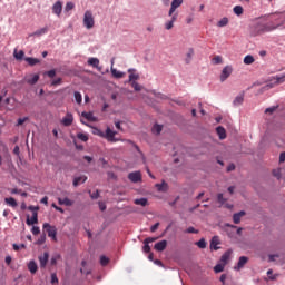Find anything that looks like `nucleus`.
<instances>
[{"label": "nucleus", "instance_id": "obj_1", "mask_svg": "<svg viewBox=\"0 0 285 285\" xmlns=\"http://www.w3.org/2000/svg\"><path fill=\"white\" fill-rule=\"evenodd\" d=\"M281 26H284V18H282V14H272L266 22H258L256 30L258 32H273V30H277Z\"/></svg>", "mask_w": 285, "mask_h": 285}, {"label": "nucleus", "instance_id": "obj_2", "mask_svg": "<svg viewBox=\"0 0 285 285\" xmlns=\"http://www.w3.org/2000/svg\"><path fill=\"white\" fill-rule=\"evenodd\" d=\"M99 137H104V139H107L110 144H117L119 141L118 138L115 136L117 135V131L110 129V127L106 128V131H98Z\"/></svg>", "mask_w": 285, "mask_h": 285}, {"label": "nucleus", "instance_id": "obj_3", "mask_svg": "<svg viewBox=\"0 0 285 285\" xmlns=\"http://www.w3.org/2000/svg\"><path fill=\"white\" fill-rule=\"evenodd\" d=\"M83 26L87 30H92L95 28V17L92 16V11L87 10L83 14Z\"/></svg>", "mask_w": 285, "mask_h": 285}, {"label": "nucleus", "instance_id": "obj_4", "mask_svg": "<svg viewBox=\"0 0 285 285\" xmlns=\"http://www.w3.org/2000/svg\"><path fill=\"white\" fill-rule=\"evenodd\" d=\"M29 209L32 212V216L27 218V225L33 226V224L39 223L38 213H37V210H39V207L29 206Z\"/></svg>", "mask_w": 285, "mask_h": 285}, {"label": "nucleus", "instance_id": "obj_5", "mask_svg": "<svg viewBox=\"0 0 285 285\" xmlns=\"http://www.w3.org/2000/svg\"><path fill=\"white\" fill-rule=\"evenodd\" d=\"M43 228L48 234V237H51L53 242H57V227L51 226L49 223H45Z\"/></svg>", "mask_w": 285, "mask_h": 285}, {"label": "nucleus", "instance_id": "obj_6", "mask_svg": "<svg viewBox=\"0 0 285 285\" xmlns=\"http://www.w3.org/2000/svg\"><path fill=\"white\" fill-rule=\"evenodd\" d=\"M168 17H170V19L165 22V30H173L175 22L179 19V13L168 14Z\"/></svg>", "mask_w": 285, "mask_h": 285}, {"label": "nucleus", "instance_id": "obj_7", "mask_svg": "<svg viewBox=\"0 0 285 285\" xmlns=\"http://www.w3.org/2000/svg\"><path fill=\"white\" fill-rule=\"evenodd\" d=\"M183 3H184V0H173L168 14H179L177 12V8H181Z\"/></svg>", "mask_w": 285, "mask_h": 285}, {"label": "nucleus", "instance_id": "obj_8", "mask_svg": "<svg viewBox=\"0 0 285 285\" xmlns=\"http://www.w3.org/2000/svg\"><path fill=\"white\" fill-rule=\"evenodd\" d=\"M62 11H63V2H61V0L56 1L55 4L52 6L53 14H56L57 17H61Z\"/></svg>", "mask_w": 285, "mask_h": 285}, {"label": "nucleus", "instance_id": "obj_9", "mask_svg": "<svg viewBox=\"0 0 285 285\" xmlns=\"http://www.w3.org/2000/svg\"><path fill=\"white\" fill-rule=\"evenodd\" d=\"M230 75H233V68L230 66H226L220 73V81H226Z\"/></svg>", "mask_w": 285, "mask_h": 285}, {"label": "nucleus", "instance_id": "obj_10", "mask_svg": "<svg viewBox=\"0 0 285 285\" xmlns=\"http://www.w3.org/2000/svg\"><path fill=\"white\" fill-rule=\"evenodd\" d=\"M128 179L131 180L132 184H139V181H141V171L129 173Z\"/></svg>", "mask_w": 285, "mask_h": 285}, {"label": "nucleus", "instance_id": "obj_11", "mask_svg": "<svg viewBox=\"0 0 285 285\" xmlns=\"http://www.w3.org/2000/svg\"><path fill=\"white\" fill-rule=\"evenodd\" d=\"M248 264L247 256H240L236 266H234V271H242Z\"/></svg>", "mask_w": 285, "mask_h": 285}, {"label": "nucleus", "instance_id": "obj_12", "mask_svg": "<svg viewBox=\"0 0 285 285\" xmlns=\"http://www.w3.org/2000/svg\"><path fill=\"white\" fill-rule=\"evenodd\" d=\"M38 259L40 262V268H46V266H48V259H50V254L48 252H45L38 257Z\"/></svg>", "mask_w": 285, "mask_h": 285}, {"label": "nucleus", "instance_id": "obj_13", "mask_svg": "<svg viewBox=\"0 0 285 285\" xmlns=\"http://www.w3.org/2000/svg\"><path fill=\"white\" fill-rule=\"evenodd\" d=\"M153 242H157V237H148L144 240V253H150V244H153Z\"/></svg>", "mask_w": 285, "mask_h": 285}, {"label": "nucleus", "instance_id": "obj_14", "mask_svg": "<svg viewBox=\"0 0 285 285\" xmlns=\"http://www.w3.org/2000/svg\"><path fill=\"white\" fill-rule=\"evenodd\" d=\"M72 121H75V117L71 112H67V115L62 118L61 124L62 126H72Z\"/></svg>", "mask_w": 285, "mask_h": 285}, {"label": "nucleus", "instance_id": "obj_15", "mask_svg": "<svg viewBox=\"0 0 285 285\" xmlns=\"http://www.w3.org/2000/svg\"><path fill=\"white\" fill-rule=\"evenodd\" d=\"M167 246H168V242L167 240H160V242L155 244L154 248L158 253H164V250H166Z\"/></svg>", "mask_w": 285, "mask_h": 285}, {"label": "nucleus", "instance_id": "obj_16", "mask_svg": "<svg viewBox=\"0 0 285 285\" xmlns=\"http://www.w3.org/2000/svg\"><path fill=\"white\" fill-rule=\"evenodd\" d=\"M110 72H111V77H114V79H124V77H126V72L119 71V70L115 69V67L110 68Z\"/></svg>", "mask_w": 285, "mask_h": 285}, {"label": "nucleus", "instance_id": "obj_17", "mask_svg": "<svg viewBox=\"0 0 285 285\" xmlns=\"http://www.w3.org/2000/svg\"><path fill=\"white\" fill-rule=\"evenodd\" d=\"M29 273H31V275H35V273H37V271L39 269V266L37 265V262L35 261H30L27 265Z\"/></svg>", "mask_w": 285, "mask_h": 285}, {"label": "nucleus", "instance_id": "obj_18", "mask_svg": "<svg viewBox=\"0 0 285 285\" xmlns=\"http://www.w3.org/2000/svg\"><path fill=\"white\" fill-rule=\"evenodd\" d=\"M88 66H91L92 68H96L99 72H101V67H99L98 58H89Z\"/></svg>", "mask_w": 285, "mask_h": 285}, {"label": "nucleus", "instance_id": "obj_19", "mask_svg": "<svg viewBox=\"0 0 285 285\" xmlns=\"http://www.w3.org/2000/svg\"><path fill=\"white\" fill-rule=\"evenodd\" d=\"M58 204H59L60 206H72V204H75V200H71V199L68 198V197L58 198Z\"/></svg>", "mask_w": 285, "mask_h": 285}, {"label": "nucleus", "instance_id": "obj_20", "mask_svg": "<svg viewBox=\"0 0 285 285\" xmlns=\"http://www.w3.org/2000/svg\"><path fill=\"white\" fill-rule=\"evenodd\" d=\"M218 244H219V236H214L210 240V249L219 250V246H217Z\"/></svg>", "mask_w": 285, "mask_h": 285}, {"label": "nucleus", "instance_id": "obj_21", "mask_svg": "<svg viewBox=\"0 0 285 285\" xmlns=\"http://www.w3.org/2000/svg\"><path fill=\"white\" fill-rule=\"evenodd\" d=\"M158 193H167L168 191V183H165L164 180L161 181V184H156L155 185Z\"/></svg>", "mask_w": 285, "mask_h": 285}, {"label": "nucleus", "instance_id": "obj_22", "mask_svg": "<svg viewBox=\"0 0 285 285\" xmlns=\"http://www.w3.org/2000/svg\"><path fill=\"white\" fill-rule=\"evenodd\" d=\"M244 215H246V212L240 210L236 214L233 215V222L234 224H239V222H242V217H244Z\"/></svg>", "mask_w": 285, "mask_h": 285}, {"label": "nucleus", "instance_id": "obj_23", "mask_svg": "<svg viewBox=\"0 0 285 285\" xmlns=\"http://www.w3.org/2000/svg\"><path fill=\"white\" fill-rule=\"evenodd\" d=\"M128 72L130 73L129 75V83H132V81H138L139 73H132V72H136L135 69H132V68L128 69Z\"/></svg>", "mask_w": 285, "mask_h": 285}, {"label": "nucleus", "instance_id": "obj_24", "mask_svg": "<svg viewBox=\"0 0 285 285\" xmlns=\"http://www.w3.org/2000/svg\"><path fill=\"white\" fill-rule=\"evenodd\" d=\"M87 179H88V177H86V176H78L73 179V186L77 187L80 184H86Z\"/></svg>", "mask_w": 285, "mask_h": 285}, {"label": "nucleus", "instance_id": "obj_25", "mask_svg": "<svg viewBox=\"0 0 285 285\" xmlns=\"http://www.w3.org/2000/svg\"><path fill=\"white\" fill-rule=\"evenodd\" d=\"M4 203L7 204V206H10L11 208H17L18 206L17 199H14L13 197L4 198Z\"/></svg>", "mask_w": 285, "mask_h": 285}, {"label": "nucleus", "instance_id": "obj_26", "mask_svg": "<svg viewBox=\"0 0 285 285\" xmlns=\"http://www.w3.org/2000/svg\"><path fill=\"white\" fill-rule=\"evenodd\" d=\"M37 81H39V75L37 73L31 75L29 78H27V83H29V86H35Z\"/></svg>", "mask_w": 285, "mask_h": 285}, {"label": "nucleus", "instance_id": "obj_27", "mask_svg": "<svg viewBox=\"0 0 285 285\" xmlns=\"http://www.w3.org/2000/svg\"><path fill=\"white\" fill-rule=\"evenodd\" d=\"M216 132L219 137V139H226V129L222 126L216 128Z\"/></svg>", "mask_w": 285, "mask_h": 285}, {"label": "nucleus", "instance_id": "obj_28", "mask_svg": "<svg viewBox=\"0 0 285 285\" xmlns=\"http://www.w3.org/2000/svg\"><path fill=\"white\" fill-rule=\"evenodd\" d=\"M134 204H136V206H148V198H136Z\"/></svg>", "mask_w": 285, "mask_h": 285}, {"label": "nucleus", "instance_id": "obj_29", "mask_svg": "<svg viewBox=\"0 0 285 285\" xmlns=\"http://www.w3.org/2000/svg\"><path fill=\"white\" fill-rule=\"evenodd\" d=\"M24 61H27V63H29V66H37V63H41V60H39L37 58H32V57L24 58Z\"/></svg>", "mask_w": 285, "mask_h": 285}, {"label": "nucleus", "instance_id": "obj_30", "mask_svg": "<svg viewBox=\"0 0 285 285\" xmlns=\"http://www.w3.org/2000/svg\"><path fill=\"white\" fill-rule=\"evenodd\" d=\"M81 116L85 117L87 119V121H97V117H95V115H92V112L83 111L81 114Z\"/></svg>", "mask_w": 285, "mask_h": 285}, {"label": "nucleus", "instance_id": "obj_31", "mask_svg": "<svg viewBox=\"0 0 285 285\" xmlns=\"http://www.w3.org/2000/svg\"><path fill=\"white\" fill-rule=\"evenodd\" d=\"M161 130H164V127L161 125H154V127L151 128V132L154 135H160L161 134Z\"/></svg>", "mask_w": 285, "mask_h": 285}, {"label": "nucleus", "instance_id": "obj_32", "mask_svg": "<svg viewBox=\"0 0 285 285\" xmlns=\"http://www.w3.org/2000/svg\"><path fill=\"white\" fill-rule=\"evenodd\" d=\"M195 55V50H193V48H190L186 55V63H190V61H193V56Z\"/></svg>", "mask_w": 285, "mask_h": 285}, {"label": "nucleus", "instance_id": "obj_33", "mask_svg": "<svg viewBox=\"0 0 285 285\" xmlns=\"http://www.w3.org/2000/svg\"><path fill=\"white\" fill-rule=\"evenodd\" d=\"M35 37H41L42 35H48V27L38 29L36 32H33Z\"/></svg>", "mask_w": 285, "mask_h": 285}, {"label": "nucleus", "instance_id": "obj_34", "mask_svg": "<svg viewBox=\"0 0 285 285\" xmlns=\"http://www.w3.org/2000/svg\"><path fill=\"white\" fill-rule=\"evenodd\" d=\"M234 106H242L244 104V96H237L234 101H233Z\"/></svg>", "mask_w": 285, "mask_h": 285}, {"label": "nucleus", "instance_id": "obj_35", "mask_svg": "<svg viewBox=\"0 0 285 285\" xmlns=\"http://www.w3.org/2000/svg\"><path fill=\"white\" fill-rule=\"evenodd\" d=\"M244 63H245L246 66H250V63H255V58H254L253 56L248 55V56H246V57L244 58Z\"/></svg>", "mask_w": 285, "mask_h": 285}, {"label": "nucleus", "instance_id": "obj_36", "mask_svg": "<svg viewBox=\"0 0 285 285\" xmlns=\"http://www.w3.org/2000/svg\"><path fill=\"white\" fill-rule=\"evenodd\" d=\"M26 56V53L23 52V50H20L17 52V50L13 53L14 59H18V61H21V59H23V57Z\"/></svg>", "mask_w": 285, "mask_h": 285}, {"label": "nucleus", "instance_id": "obj_37", "mask_svg": "<svg viewBox=\"0 0 285 285\" xmlns=\"http://www.w3.org/2000/svg\"><path fill=\"white\" fill-rule=\"evenodd\" d=\"M234 13H236L237 17L244 14V8L242 6L234 7Z\"/></svg>", "mask_w": 285, "mask_h": 285}, {"label": "nucleus", "instance_id": "obj_38", "mask_svg": "<svg viewBox=\"0 0 285 285\" xmlns=\"http://www.w3.org/2000/svg\"><path fill=\"white\" fill-rule=\"evenodd\" d=\"M218 28H224L225 26H228V18H222L218 22H217Z\"/></svg>", "mask_w": 285, "mask_h": 285}, {"label": "nucleus", "instance_id": "obj_39", "mask_svg": "<svg viewBox=\"0 0 285 285\" xmlns=\"http://www.w3.org/2000/svg\"><path fill=\"white\" fill-rule=\"evenodd\" d=\"M73 96H75L76 102L81 104V101H83V97L81 96V92L75 91Z\"/></svg>", "mask_w": 285, "mask_h": 285}, {"label": "nucleus", "instance_id": "obj_40", "mask_svg": "<svg viewBox=\"0 0 285 285\" xmlns=\"http://www.w3.org/2000/svg\"><path fill=\"white\" fill-rule=\"evenodd\" d=\"M228 259H230V252H226L222 257L220 261L223 262V264H226L228 262Z\"/></svg>", "mask_w": 285, "mask_h": 285}, {"label": "nucleus", "instance_id": "obj_41", "mask_svg": "<svg viewBox=\"0 0 285 285\" xmlns=\"http://www.w3.org/2000/svg\"><path fill=\"white\" fill-rule=\"evenodd\" d=\"M284 81H285V73H283L282 76L275 77V83L279 85V83H284Z\"/></svg>", "mask_w": 285, "mask_h": 285}, {"label": "nucleus", "instance_id": "obj_42", "mask_svg": "<svg viewBox=\"0 0 285 285\" xmlns=\"http://www.w3.org/2000/svg\"><path fill=\"white\" fill-rule=\"evenodd\" d=\"M110 262V259L106 256H100V264L101 266H108V263Z\"/></svg>", "mask_w": 285, "mask_h": 285}, {"label": "nucleus", "instance_id": "obj_43", "mask_svg": "<svg viewBox=\"0 0 285 285\" xmlns=\"http://www.w3.org/2000/svg\"><path fill=\"white\" fill-rule=\"evenodd\" d=\"M277 110V106L268 107L265 109L266 115H273Z\"/></svg>", "mask_w": 285, "mask_h": 285}, {"label": "nucleus", "instance_id": "obj_44", "mask_svg": "<svg viewBox=\"0 0 285 285\" xmlns=\"http://www.w3.org/2000/svg\"><path fill=\"white\" fill-rule=\"evenodd\" d=\"M196 245L198 246V248H206V239L200 238Z\"/></svg>", "mask_w": 285, "mask_h": 285}, {"label": "nucleus", "instance_id": "obj_45", "mask_svg": "<svg viewBox=\"0 0 285 285\" xmlns=\"http://www.w3.org/2000/svg\"><path fill=\"white\" fill-rule=\"evenodd\" d=\"M70 10H75V4L72 2H67L65 7V11L70 12Z\"/></svg>", "mask_w": 285, "mask_h": 285}, {"label": "nucleus", "instance_id": "obj_46", "mask_svg": "<svg viewBox=\"0 0 285 285\" xmlns=\"http://www.w3.org/2000/svg\"><path fill=\"white\" fill-rule=\"evenodd\" d=\"M131 87L134 88V90H136V92L141 91V87L137 81H132Z\"/></svg>", "mask_w": 285, "mask_h": 285}, {"label": "nucleus", "instance_id": "obj_47", "mask_svg": "<svg viewBox=\"0 0 285 285\" xmlns=\"http://www.w3.org/2000/svg\"><path fill=\"white\" fill-rule=\"evenodd\" d=\"M77 137L80 139V141H88V135L79 132L77 134Z\"/></svg>", "mask_w": 285, "mask_h": 285}, {"label": "nucleus", "instance_id": "obj_48", "mask_svg": "<svg viewBox=\"0 0 285 285\" xmlns=\"http://www.w3.org/2000/svg\"><path fill=\"white\" fill-rule=\"evenodd\" d=\"M214 271H215V273H223V272H224V265L217 264V265L214 267Z\"/></svg>", "mask_w": 285, "mask_h": 285}, {"label": "nucleus", "instance_id": "obj_49", "mask_svg": "<svg viewBox=\"0 0 285 285\" xmlns=\"http://www.w3.org/2000/svg\"><path fill=\"white\" fill-rule=\"evenodd\" d=\"M57 71L55 69L47 71V77H49L50 79H55Z\"/></svg>", "mask_w": 285, "mask_h": 285}, {"label": "nucleus", "instance_id": "obj_50", "mask_svg": "<svg viewBox=\"0 0 285 285\" xmlns=\"http://www.w3.org/2000/svg\"><path fill=\"white\" fill-rule=\"evenodd\" d=\"M185 233L197 235L199 230L195 229V227H188Z\"/></svg>", "mask_w": 285, "mask_h": 285}, {"label": "nucleus", "instance_id": "obj_51", "mask_svg": "<svg viewBox=\"0 0 285 285\" xmlns=\"http://www.w3.org/2000/svg\"><path fill=\"white\" fill-rule=\"evenodd\" d=\"M213 63H215L216 66L222 63V56H216L213 58Z\"/></svg>", "mask_w": 285, "mask_h": 285}, {"label": "nucleus", "instance_id": "obj_52", "mask_svg": "<svg viewBox=\"0 0 285 285\" xmlns=\"http://www.w3.org/2000/svg\"><path fill=\"white\" fill-rule=\"evenodd\" d=\"M12 247H13V250H21V248H26V244H20V245L13 244Z\"/></svg>", "mask_w": 285, "mask_h": 285}, {"label": "nucleus", "instance_id": "obj_53", "mask_svg": "<svg viewBox=\"0 0 285 285\" xmlns=\"http://www.w3.org/2000/svg\"><path fill=\"white\" fill-rule=\"evenodd\" d=\"M26 121H28V117L19 118L17 126H23V124H26Z\"/></svg>", "mask_w": 285, "mask_h": 285}, {"label": "nucleus", "instance_id": "obj_54", "mask_svg": "<svg viewBox=\"0 0 285 285\" xmlns=\"http://www.w3.org/2000/svg\"><path fill=\"white\" fill-rule=\"evenodd\" d=\"M51 284H59V278L57 277V274H51Z\"/></svg>", "mask_w": 285, "mask_h": 285}, {"label": "nucleus", "instance_id": "obj_55", "mask_svg": "<svg viewBox=\"0 0 285 285\" xmlns=\"http://www.w3.org/2000/svg\"><path fill=\"white\" fill-rule=\"evenodd\" d=\"M107 177L108 179H117V175L114 171H108Z\"/></svg>", "mask_w": 285, "mask_h": 285}, {"label": "nucleus", "instance_id": "obj_56", "mask_svg": "<svg viewBox=\"0 0 285 285\" xmlns=\"http://www.w3.org/2000/svg\"><path fill=\"white\" fill-rule=\"evenodd\" d=\"M217 200L219 202V204H225L226 199H224V194H218Z\"/></svg>", "mask_w": 285, "mask_h": 285}, {"label": "nucleus", "instance_id": "obj_57", "mask_svg": "<svg viewBox=\"0 0 285 285\" xmlns=\"http://www.w3.org/2000/svg\"><path fill=\"white\" fill-rule=\"evenodd\" d=\"M273 175H274V177H277V179H279L282 177V173L279 171V169H274Z\"/></svg>", "mask_w": 285, "mask_h": 285}, {"label": "nucleus", "instance_id": "obj_58", "mask_svg": "<svg viewBox=\"0 0 285 285\" xmlns=\"http://www.w3.org/2000/svg\"><path fill=\"white\" fill-rule=\"evenodd\" d=\"M40 232L41 230L37 226H33L32 229H31L32 235H39Z\"/></svg>", "mask_w": 285, "mask_h": 285}, {"label": "nucleus", "instance_id": "obj_59", "mask_svg": "<svg viewBox=\"0 0 285 285\" xmlns=\"http://www.w3.org/2000/svg\"><path fill=\"white\" fill-rule=\"evenodd\" d=\"M59 83H61V78H57L51 81V86H59Z\"/></svg>", "mask_w": 285, "mask_h": 285}, {"label": "nucleus", "instance_id": "obj_60", "mask_svg": "<svg viewBox=\"0 0 285 285\" xmlns=\"http://www.w3.org/2000/svg\"><path fill=\"white\" fill-rule=\"evenodd\" d=\"M57 259H59V257H57V256L51 257V259H50L51 266H56L57 265Z\"/></svg>", "mask_w": 285, "mask_h": 285}, {"label": "nucleus", "instance_id": "obj_61", "mask_svg": "<svg viewBox=\"0 0 285 285\" xmlns=\"http://www.w3.org/2000/svg\"><path fill=\"white\" fill-rule=\"evenodd\" d=\"M157 228H159V223L154 224V225L150 227V232H151V233H155V232L157 230Z\"/></svg>", "mask_w": 285, "mask_h": 285}, {"label": "nucleus", "instance_id": "obj_62", "mask_svg": "<svg viewBox=\"0 0 285 285\" xmlns=\"http://www.w3.org/2000/svg\"><path fill=\"white\" fill-rule=\"evenodd\" d=\"M233 170H235V164H229L227 166V173H233Z\"/></svg>", "mask_w": 285, "mask_h": 285}, {"label": "nucleus", "instance_id": "obj_63", "mask_svg": "<svg viewBox=\"0 0 285 285\" xmlns=\"http://www.w3.org/2000/svg\"><path fill=\"white\" fill-rule=\"evenodd\" d=\"M276 257H279V255H277V254H271V255L268 256L269 262H275V258H276Z\"/></svg>", "mask_w": 285, "mask_h": 285}, {"label": "nucleus", "instance_id": "obj_64", "mask_svg": "<svg viewBox=\"0 0 285 285\" xmlns=\"http://www.w3.org/2000/svg\"><path fill=\"white\" fill-rule=\"evenodd\" d=\"M279 161H281V164H284V161H285V151L281 153Z\"/></svg>", "mask_w": 285, "mask_h": 285}]
</instances>
